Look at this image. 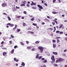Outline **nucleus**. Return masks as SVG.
I'll list each match as a JSON object with an SVG mask.
<instances>
[{
  "label": "nucleus",
  "mask_w": 67,
  "mask_h": 67,
  "mask_svg": "<svg viewBox=\"0 0 67 67\" xmlns=\"http://www.w3.org/2000/svg\"><path fill=\"white\" fill-rule=\"evenodd\" d=\"M63 59L62 58H60L58 59L56 61V62H61V61H63Z\"/></svg>",
  "instance_id": "obj_1"
},
{
  "label": "nucleus",
  "mask_w": 67,
  "mask_h": 67,
  "mask_svg": "<svg viewBox=\"0 0 67 67\" xmlns=\"http://www.w3.org/2000/svg\"><path fill=\"white\" fill-rule=\"evenodd\" d=\"M51 60L53 61V62H55V59L54 58V56L53 55L51 58Z\"/></svg>",
  "instance_id": "obj_2"
},
{
  "label": "nucleus",
  "mask_w": 67,
  "mask_h": 67,
  "mask_svg": "<svg viewBox=\"0 0 67 67\" xmlns=\"http://www.w3.org/2000/svg\"><path fill=\"white\" fill-rule=\"evenodd\" d=\"M7 25H9V26H10V27H13V26H14V24H11L10 23H8V24H7Z\"/></svg>",
  "instance_id": "obj_3"
},
{
  "label": "nucleus",
  "mask_w": 67,
  "mask_h": 67,
  "mask_svg": "<svg viewBox=\"0 0 67 67\" xmlns=\"http://www.w3.org/2000/svg\"><path fill=\"white\" fill-rule=\"evenodd\" d=\"M38 49H40V50H42L43 49V48L42 46H40L38 47Z\"/></svg>",
  "instance_id": "obj_4"
},
{
  "label": "nucleus",
  "mask_w": 67,
  "mask_h": 67,
  "mask_svg": "<svg viewBox=\"0 0 67 67\" xmlns=\"http://www.w3.org/2000/svg\"><path fill=\"white\" fill-rule=\"evenodd\" d=\"M2 5L3 7H4L5 5H7V4L5 3H3L2 4Z\"/></svg>",
  "instance_id": "obj_5"
},
{
  "label": "nucleus",
  "mask_w": 67,
  "mask_h": 67,
  "mask_svg": "<svg viewBox=\"0 0 67 67\" xmlns=\"http://www.w3.org/2000/svg\"><path fill=\"white\" fill-rule=\"evenodd\" d=\"M36 48H34L31 49L32 51H36Z\"/></svg>",
  "instance_id": "obj_6"
},
{
  "label": "nucleus",
  "mask_w": 67,
  "mask_h": 67,
  "mask_svg": "<svg viewBox=\"0 0 67 67\" xmlns=\"http://www.w3.org/2000/svg\"><path fill=\"white\" fill-rule=\"evenodd\" d=\"M52 13L53 14H57L58 13V12H52Z\"/></svg>",
  "instance_id": "obj_7"
},
{
  "label": "nucleus",
  "mask_w": 67,
  "mask_h": 67,
  "mask_svg": "<svg viewBox=\"0 0 67 67\" xmlns=\"http://www.w3.org/2000/svg\"><path fill=\"white\" fill-rule=\"evenodd\" d=\"M53 53L54 55H57L58 53L56 52H53Z\"/></svg>",
  "instance_id": "obj_8"
},
{
  "label": "nucleus",
  "mask_w": 67,
  "mask_h": 67,
  "mask_svg": "<svg viewBox=\"0 0 67 67\" xmlns=\"http://www.w3.org/2000/svg\"><path fill=\"white\" fill-rule=\"evenodd\" d=\"M21 65H22V66H23L24 67V66H25V63H24V62H22V63Z\"/></svg>",
  "instance_id": "obj_9"
},
{
  "label": "nucleus",
  "mask_w": 67,
  "mask_h": 67,
  "mask_svg": "<svg viewBox=\"0 0 67 67\" xmlns=\"http://www.w3.org/2000/svg\"><path fill=\"white\" fill-rule=\"evenodd\" d=\"M7 53L5 52H4L3 53V56H5L6 55V54H7Z\"/></svg>",
  "instance_id": "obj_10"
},
{
  "label": "nucleus",
  "mask_w": 67,
  "mask_h": 67,
  "mask_svg": "<svg viewBox=\"0 0 67 67\" xmlns=\"http://www.w3.org/2000/svg\"><path fill=\"white\" fill-rule=\"evenodd\" d=\"M56 46V44H53V48H55Z\"/></svg>",
  "instance_id": "obj_11"
},
{
  "label": "nucleus",
  "mask_w": 67,
  "mask_h": 67,
  "mask_svg": "<svg viewBox=\"0 0 67 67\" xmlns=\"http://www.w3.org/2000/svg\"><path fill=\"white\" fill-rule=\"evenodd\" d=\"M14 49H13L10 52L12 54H13V53H14Z\"/></svg>",
  "instance_id": "obj_12"
},
{
  "label": "nucleus",
  "mask_w": 67,
  "mask_h": 67,
  "mask_svg": "<svg viewBox=\"0 0 67 67\" xmlns=\"http://www.w3.org/2000/svg\"><path fill=\"white\" fill-rule=\"evenodd\" d=\"M38 56H39V54H38L37 55L36 58V59H37L38 58Z\"/></svg>",
  "instance_id": "obj_13"
},
{
  "label": "nucleus",
  "mask_w": 67,
  "mask_h": 67,
  "mask_svg": "<svg viewBox=\"0 0 67 67\" xmlns=\"http://www.w3.org/2000/svg\"><path fill=\"white\" fill-rule=\"evenodd\" d=\"M42 57H43L42 56H40L38 57V59H41Z\"/></svg>",
  "instance_id": "obj_14"
},
{
  "label": "nucleus",
  "mask_w": 67,
  "mask_h": 67,
  "mask_svg": "<svg viewBox=\"0 0 67 67\" xmlns=\"http://www.w3.org/2000/svg\"><path fill=\"white\" fill-rule=\"evenodd\" d=\"M63 26V25L62 24H61L60 25V26L59 27V29H60L61 27H62Z\"/></svg>",
  "instance_id": "obj_15"
},
{
  "label": "nucleus",
  "mask_w": 67,
  "mask_h": 67,
  "mask_svg": "<svg viewBox=\"0 0 67 67\" xmlns=\"http://www.w3.org/2000/svg\"><path fill=\"white\" fill-rule=\"evenodd\" d=\"M7 18H8L9 21L11 20V19L10 17L8 16L7 17Z\"/></svg>",
  "instance_id": "obj_16"
},
{
  "label": "nucleus",
  "mask_w": 67,
  "mask_h": 67,
  "mask_svg": "<svg viewBox=\"0 0 67 67\" xmlns=\"http://www.w3.org/2000/svg\"><path fill=\"white\" fill-rule=\"evenodd\" d=\"M53 21L54 22H55L56 24H58L57 21H56L55 20H54Z\"/></svg>",
  "instance_id": "obj_17"
},
{
  "label": "nucleus",
  "mask_w": 67,
  "mask_h": 67,
  "mask_svg": "<svg viewBox=\"0 0 67 67\" xmlns=\"http://www.w3.org/2000/svg\"><path fill=\"white\" fill-rule=\"evenodd\" d=\"M40 41H36L35 42V43H36V44H38V43H40Z\"/></svg>",
  "instance_id": "obj_18"
},
{
  "label": "nucleus",
  "mask_w": 67,
  "mask_h": 67,
  "mask_svg": "<svg viewBox=\"0 0 67 67\" xmlns=\"http://www.w3.org/2000/svg\"><path fill=\"white\" fill-rule=\"evenodd\" d=\"M27 49H31V47H28L27 48Z\"/></svg>",
  "instance_id": "obj_19"
},
{
  "label": "nucleus",
  "mask_w": 67,
  "mask_h": 67,
  "mask_svg": "<svg viewBox=\"0 0 67 67\" xmlns=\"http://www.w3.org/2000/svg\"><path fill=\"white\" fill-rule=\"evenodd\" d=\"M22 7L23 6H25V5L24 4H22L20 5Z\"/></svg>",
  "instance_id": "obj_20"
},
{
  "label": "nucleus",
  "mask_w": 67,
  "mask_h": 67,
  "mask_svg": "<svg viewBox=\"0 0 67 67\" xmlns=\"http://www.w3.org/2000/svg\"><path fill=\"white\" fill-rule=\"evenodd\" d=\"M43 63H45L47 62V60H45L44 61H43Z\"/></svg>",
  "instance_id": "obj_21"
},
{
  "label": "nucleus",
  "mask_w": 67,
  "mask_h": 67,
  "mask_svg": "<svg viewBox=\"0 0 67 67\" xmlns=\"http://www.w3.org/2000/svg\"><path fill=\"white\" fill-rule=\"evenodd\" d=\"M58 65L56 64H53L54 66H57Z\"/></svg>",
  "instance_id": "obj_22"
},
{
  "label": "nucleus",
  "mask_w": 67,
  "mask_h": 67,
  "mask_svg": "<svg viewBox=\"0 0 67 67\" xmlns=\"http://www.w3.org/2000/svg\"><path fill=\"white\" fill-rule=\"evenodd\" d=\"M20 43L21 44V45H24V44L22 42H21Z\"/></svg>",
  "instance_id": "obj_23"
},
{
  "label": "nucleus",
  "mask_w": 67,
  "mask_h": 67,
  "mask_svg": "<svg viewBox=\"0 0 67 67\" xmlns=\"http://www.w3.org/2000/svg\"><path fill=\"white\" fill-rule=\"evenodd\" d=\"M23 3H24V4H25V3H26V1H24H24H23Z\"/></svg>",
  "instance_id": "obj_24"
},
{
  "label": "nucleus",
  "mask_w": 67,
  "mask_h": 67,
  "mask_svg": "<svg viewBox=\"0 0 67 67\" xmlns=\"http://www.w3.org/2000/svg\"><path fill=\"white\" fill-rule=\"evenodd\" d=\"M20 31H21V30H20V29H18L17 30V32H20Z\"/></svg>",
  "instance_id": "obj_25"
},
{
  "label": "nucleus",
  "mask_w": 67,
  "mask_h": 67,
  "mask_svg": "<svg viewBox=\"0 0 67 67\" xmlns=\"http://www.w3.org/2000/svg\"><path fill=\"white\" fill-rule=\"evenodd\" d=\"M34 20V18H32V19H31V20L33 21Z\"/></svg>",
  "instance_id": "obj_26"
},
{
  "label": "nucleus",
  "mask_w": 67,
  "mask_h": 67,
  "mask_svg": "<svg viewBox=\"0 0 67 67\" xmlns=\"http://www.w3.org/2000/svg\"><path fill=\"white\" fill-rule=\"evenodd\" d=\"M32 25H34V26H36V25H37V24H36L34 23L32 24Z\"/></svg>",
  "instance_id": "obj_27"
},
{
  "label": "nucleus",
  "mask_w": 67,
  "mask_h": 67,
  "mask_svg": "<svg viewBox=\"0 0 67 67\" xmlns=\"http://www.w3.org/2000/svg\"><path fill=\"white\" fill-rule=\"evenodd\" d=\"M34 4V2H33V1L32 2V3L31 4V5H33V4Z\"/></svg>",
  "instance_id": "obj_28"
},
{
  "label": "nucleus",
  "mask_w": 67,
  "mask_h": 67,
  "mask_svg": "<svg viewBox=\"0 0 67 67\" xmlns=\"http://www.w3.org/2000/svg\"><path fill=\"white\" fill-rule=\"evenodd\" d=\"M16 9H20V7H18L16 6Z\"/></svg>",
  "instance_id": "obj_29"
},
{
  "label": "nucleus",
  "mask_w": 67,
  "mask_h": 67,
  "mask_svg": "<svg viewBox=\"0 0 67 67\" xmlns=\"http://www.w3.org/2000/svg\"><path fill=\"white\" fill-rule=\"evenodd\" d=\"M39 8L40 9H43V7H42V6H41L40 7V8Z\"/></svg>",
  "instance_id": "obj_30"
},
{
  "label": "nucleus",
  "mask_w": 67,
  "mask_h": 67,
  "mask_svg": "<svg viewBox=\"0 0 67 67\" xmlns=\"http://www.w3.org/2000/svg\"><path fill=\"white\" fill-rule=\"evenodd\" d=\"M56 0H53V2L54 3L56 2Z\"/></svg>",
  "instance_id": "obj_31"
},
{
  "label": "nucleus",
  "mask_w": 67,
  "mask_h": 67,
  "mask_svg": "<svg viewBox=\"0 0 67 67\" xmlns=\"http://www.w3.org/2000/svg\"><path fill=\"white\" fill-rule=\"evenodd\" d=\"M52 42H53V43H55L56 42V40H52Z\"/></svg>",
  "instance_id": "obj_32"
},
{
  "label": "nucleus",
  "mask_w": 67,
  "mask_h": 67,
  "mask_svg": "<svg viewBox=\"0 0 67 67\" xmlns=\"http://www.w3.org/2000/svg\"><path fill=\"white\" fill-rule=\"evenodd\" d=\"M43 49L41 50L40 51V52L41 53H42V52H43Z\"/></svg>",
  "instance_id": "obj_33"
},
{
  "label": "nucleus",
  "mask_w": 67,
  "mask_h": 67,
  "mask_svg": "<svg viewBox=\"0 0 67 67\" xmlns=\"http://www.w3.org/2000/svg\"><path fill=\"white\" fill-rule=\"evenodd\" d=\"M60 32V31H59L58 30L56 32V33H59Z\"/></svg>",
  "instance_id": "obj_34"
},
{
  "label": "nucleus",
  "mask_w": 67,
  "mask_h": 67,
  "mask_svg": "<svg viewBox=\"0 0 67 67\" xmlns=\"http://www.w3.org/2000/svg\"><path fill=\"white\" fill-rule=\"evenodd\" d=\"M16 27H17V25H15V27L14 28H15V29H16Z\"/></svg>",
  "instance_id": "obj_35"
},
{
  "label": "nucleus",
  "mask_w": 67,
  "mask_h": 67,
  "mask_svg": "<svg viewBox=\"0 0 67 67\" xmlns=\"http://www.w3.org/2000/svg\"><path fill=\"white\" fill-rule=\"evenodd\" d=\"M26 44H28L29 43V42L28 41H26Z\"/></svg>",
  "instance_id": "obj_36"
},
{
  "label": "nucleus",
  "mask_w": 67,
  "mask_h": 67,
  "mask_svg": "<svg viewBox=\"0 0 67 67\" xmlns=\"http://www.w3.org/2000/svg\"><path fill=\"white\" fill-rule=\"evenodd\" d=\"M3 14H4V15H7V14L5 13H3Z\"/></svg>",
  "instance_id": "obj_37"
},
{
  "label": "nucleus",
  "mask_w": 67,
  "mask_h": 67,
  "mask_svg": "<svg viewBox=\"0 0 67 67\" xmlns=\"http://www.w3.org/2000/svg\"><path fill=\"white\" fill-rule=\"evenodd\" d=\"M23 13L25 14H26V13H26V11H24Z\"/></svg>",
  "instance_id": "obj_38"
},
{
  "label": "nucleus",
  "mask_w": 67,
  "mask_h": 67,
  "mask_svg": "<svg viewBox=\"0 0 67 67\" xmlns=\"http://www.w3.org/2000/svg\"><path fill=\"white\" fill-rule=\"evenodd\" d=\"M57 43H59V42H60V41H59V40H58V39L57 40Z\"/></svg>",
  "instance_id": "obj_39"
},
{
  "label": "nucleus",
  "mask_w": 67,
  "mask_h": 67,
  "mask_svg": "<svg viewBox=\"0 0 67 67\" xmlns=\"http://www.w3.org/2000/svg\"><path fill=\"white\" fill-rule=\"evenodd\" d=\"M65 41H67V37H66L65 38Z\"/></svg>",
  "instance_id": "obj_40"
},
{
  "label": "nucleus",
  "mask_w": 67,
  "mask_h": 67,
  "mask_svg": "<svg viewBox=\"0 0 67 67\" xmlns=\"http://www.w3.org/2000/svg\"><path fill=\"white\" fill-rule=\"evenodd\" d=\"M17 47H18V46H15L14 47V48H17Z\"/></svg>",
  "instance_id": "obj_41"
},
{
  "label": "nucleus",
  "mask_w": 67,
  "mask_h": 67,
  "mask_svg": "<svg viewBox=\"0 0 67 67\" xmlns=\"http://www.w3.org/2000/svg\"><path fill=\"white\" fill-rule=\"evenodd\" d=\"M41 5H38L37 7H38V8H40V7L41 6Z\"/></svg>",
  "instance_id": "obj_42"
},
{
  "label": "nucleus",
  "mask_w": 67,
  "mask_h": 67,
  "mask_svg": "<svg viewBox=\"0 0 67 67\" xmlns=\"http://www.w3.org/2000/svg\"><path fill=\"white\" fill-rule=\"evenodd\" d=\"M59 38H60V37H57V40H58V39Z\"/></svg>",
  "instance_id": "obj_43"
},
{
  "label": "nucleus",
  "mask_w": 67,
  "mask_h": 67,
  "mask_svg": "<svg viewBox=\"0 0 67 67\" xmlns=\"http://www.w3.org/2000/svg\"><path fill=\"white\" fill-rule=\"evenodd\" d=\"M44 4L46 6H47V4L44 3Z\"/></svg>",
  "instance_id": "obj_44"
},
{
  "label": "nucleus",
  "mask_w": 67,
  "mask_h": 67,
  "mask_svg": "<svg viewBox=\"0 0 67 67\" xmlns=\"http://www.w3.org/2000/svg\"><path fill=\"white\" fill-rule=\"evenodd\" d=\"M16 17L17 18H19L21 17V16H17Z\"/></svg>",
  "instance_id": "obj_45"
},
{
  "label": "nucleus",
  "mask_w": 67,
  "mask_h": 67,
  "mask_svg": "<svg viewBox=\"0 0 67 67\" xmlns=\"http://www.w3.org/2000/svg\"><path fill=\"white\" fill-rule=\"evenodd\" d=\"M11 35V37H12V38H13L14 37V36L12 35Z\"/></svg>",
  "instance_id": "obj_46"
},
{
  "label": "nucleus",
  "mask_w": 67,
  "mask_h": 67,
  "mask_svg": "<svg viewBox=\"0 0 67 67\" xmlns=\"http://www.w3.org/2000/svg\"><path fill=\"white\" fill-rule=\"evenodd\" d=\"M23 26H25V23H24L23 24Z\"/></svg>",
  "instance_id": "obj_47"
},
{
  "label": "nucleus",
  "mask_w": 67,
  "mask_h": 67,
  "mask_svg": "<svg viewBox=\"0 0 67 67\" xmlns=\"http://www.w3.org/2000/svg\"><path fill=\"white\" fill-rule=\"evenodd\" d=\"M52 24L53 25H55V23L54 22H53L52 23Z\"/></svg>",
  "instance_id": "obj_48"
},
{
  "label": "nucleus",
  "mask_w": 67,
  "mask_h": 67,
  "mask_svg": "<svg viewBox=\"0 0 67 67\" xmlns=\"http://www.w3.org/2000/svg\"><path fill=\"white\" fill-rule=\"evenodd\" d=\"M42 60H45V58H42L41 59Z\"/></svg>",
  "instance_id": "obj_49"
},
{
  "label": "nucleus",
  "mask_w": 67,
  "mask_h": 67,
  "mask_svg": "<svg viewBox=\"0 0 67 67\" xmlns=\"http://www.w3.org/2000/svg\"><path fill=\"white\" fill-rule=\"evenodd\" d=\"M62 33H63V32H60V34H62Z\"/></svg>",
  "instance_id": "obj_50"
},
{
  "label": "nucleus",
  "mask_w": 67,
  "mask_h": 67,
  "mask_svg": "<svg viewBox=\"0 0 67 67\" xmlns=\"http://www.w3.org/2000/svg\"><path fill=\"white\" fill-rule=\"evenodd\" d=\"M14 61H15L16 60V59L15 58H14Z\"/></svg>",
  "instance_id": "obj_51"
},
{
  "label": "nucleus",
  "mask_w": 67,
  "mask_h": 67,
  "mask_svg": "<svg viewBox=\"0 0 67 67\" xmlns=\"http://www.w3.org/2000/svg\"><path fill=\"white\" fill-rule=\"evenodd\" d=\"M29 16H30V17H31V18H32V17H33V16H32V15H29Z\"/></svg>",
  "instance_id": "obj_52"
},
{
  "label": "nucleus",
  "mask_w": 67,
  "mask_h": 67,
  "mask_svg": "<svg viewBox=\"0 0 67 67\" xmlns=\"http://www.w3.org/2000/svg\"><path fill=\"white\" fill-rule=\"evenodd\" d=\"M36 3H34V4H33V5H36Z\"/></svg>",
  "instance_id": "obj_53"
},
{
  "label": "nucleus",
  "mask_w": 67,
  "mask_h": 67,
  "mask_svg": "<svg viewBox=\"0 0 67 67\" xmlns=\"http://www.w3.org/2000/svg\"><path fill=\"white\" fill-rule=\"evenodd\" d=\"M47 18H48V19H51V18L49 17V16H47Z\"/></svg>",
  "instance_id": "obj_54"
},
{
  "label": "nucleus",
  "mask_w": 67,
  "mask_h": 67,
  "mask_svg": "<svg viewBox=\"0 0 67 67\" xmlns=\"http://www.w3.org/2000/svg\"><path fill=\"white\" fill-rule=\"evenodd\" d=\"M66 51H67V50L66 49H65L64 51V52H66Z\"/></svg>",
  "instance_id": "obj_55"
},
{
  "label": "nucleus",
  "mask_w": 67,
  "mask_h": 67,
  "mask_svg": "<svg viewBox=\"0 0 67 67\" xmlns=\"http://www.w3.org/2000/svg\"><path fill=\"white\" fill-rule=\"evenodd\" d=\"M9 43L11 44L12 43V41H9Z\"/></svg>",
  "instance_id": "obj_56"
},
{
  "label": "nucleus",
  "mask_w": 67,
  "mask_h": 67,
  "mask_svg": "<svg viewBox=\"0 0 67 67\" xmlns=\"http://www.w3.org/2000/svg\"><path fill=\"white\" fill-rule=\"evenodd\" d=\"M27 6L28 7H30V5H29V4H27Z\"/></svg>",
  "instance_id": "obj_57"
},
{
  "label": "nucleus",
  "mask_w": 67,
  "mask_h": 67,
  "mask_svg": "<svg viewBox=\"0 0 67 67\" xmlns=\"http://www.w3.org/2000/svg\"><path fill=\"white\" fill-rule=\"evenodd\" d=\"M31 34H34V32L33 31H32V32H31Z\"/></svg>",
  "instance_id": "obj_58"
},
{
  "label": "nucleus",
  "mask_w": 67,
  "mask_h": 67,
  "mask_svg": "<svg viewBox=\"0 0 67 67\" xmlns=\"http://www.w3.org/2000/svg\"><path fill=\"white\" fill-rule=\"evenodd\" d=\"M31 30V28H29L27 29V30Z\"/></svg>",
  "instance_id": "obj_59"
},
{
  "label": "nucleus",
  "mask_w": 67,
  "mask_h": 67,
  "mask_svg": "<svg viewBox=\"0 0 67 67\" xmlns=\"http://www.w3.org/2000/svg\"><path fill=\"white\" fill-rule=\"evenodd\" d=\"M62 16H63V17H64L65 16V15L64 14L62 15Z\"/></svg>",
  "instance_id": "obj_60"
},
{
  "label": "nucleus",
  "mask_w": 67,
  "mask_h": 67,
  "mask_svg": "<svg viewBox=\"0 0 67 67\" xmlns=\"http://www.w3.org/2000/svg\"><path fill=\"white\" fill-rule=\"evenodd\" d=\"M42 25H44V24H45V23H42Z\"/></svg>",
  "instance_id": "obj_61"
},
{
  "label": "nucleus",
  "mask_w": 67,
  "mask_h": 67,
  "mask_svg": "<svg viewBox=\"0 0 67 67\" xmlns=\"http://www.w3.org/2000/svg\"><path fill=\"white\" fill-rule=\"evenodd\" d=\"M4 43V42L3 41L1 43V44H2Z\"/></svg>",
  "instance_id": "obj_62"
},
{
  "label": "nucleus",
  "mask_w": 67,
  "mask_h": 67,
  "mask_svg": "<svg viewBox=\"0 0 67 67\" xmlns=\"http://www.w3.org/2000/svg\"><path fill=\"white\" fill-rule=\"evenodd\" d=\"M43 66L44 67H46V65H43Z\"/></svg>",
  "instance_id": "obj_63"
},
{
  "label": "nucleus",
  "mask_w": 67,
  "mask_h": 67,
  "mask_svg": "<svg viewBox=\"0 0 67 67\" xmlns=\"http://www.w3.org/2000/svg\"><path fill=\"white\" fill-rule=\"evenodd\" d=\"M65 67H67V65H65Z\"/></svg>",
  "instance_id": "obj_64"
}]
</instances>
